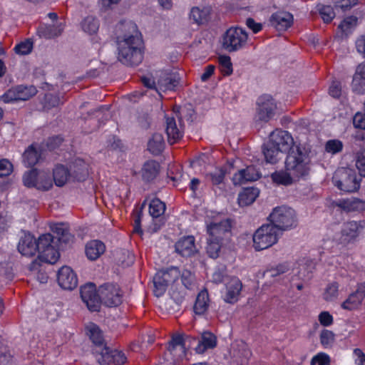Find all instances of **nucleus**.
<instances>
[{
  "label": "nucleus",
  "mask_w": 365,
  "mask_h": 365,
  "mask_svg": "<svg viewBox=\"0 0 365 365\" xmlns=\"http://www.w3.org/2000/svg\"><path fill=\"white\" fill-rule=\"evenodd\" d=\"M310 160L307 151L302 148H296L287 154L285 170L275 171L271 175L272 181L284 186L292 184L294 178L306 175L309 170Z\"/></svg>",
  "instance_id": "nucleus-1"
},
{
  "label": "nucleus",
  "mask_w": 365,
  "mask_h": 365,
  "mask_svg": "<svg viewBox=\"0 0 365 365\" xmlns=\"http://www.w3.org/2000/svg\"><path fill=\"white\" fill-rule=\"evenodd\" d=\"M197 343L195 350L197 354H203L208 349H214L217 346V338L211 332L205 331L199 339L185 336L180 334L174 335L168 347V353L173 356V362L176 363L183 359L186 354V347H190Z\"/></svg>",
  "instance_id": "nucleus-2"
},
{
  "label": "nucleus",
  "mask_w": 365,
  "mask_h": 365,
  "mask_svg": "<svg viewBox=\"0 0 365 365\" xmlns=\"http://www.w3.org/2000/svg\"><path fill=\"white\" fill-rule=\"evenodd\" d=\"M127 26L135 34L118 38V58L123 64L136 66L143 60L142 40L135 24L130 23Z\"/></svg>",
  "instance_id": "nucleus-3"
},
{
  "label": "nucleus",
  "mask_w": 365,
  "mask_h": 365,
  "mask_svg": "<svg viewBox=\"0 0 365 365\" xmlns=\"http://www.w3.org/2000/svg\"><path fill=\"white\" fill-rule=\"evenodd\" d=\"M179 81L178 73L169 69L157 73L155 79L149 76L142 78V82L145 86L155 89L159 94L161 92L175 91L179 84Z\"/></svg>",
  "instance_id": "nucleus-4"
},
{
  "label": "nucleus",
  "mask_w": 365,
  "mask_h": 365,
  "mask_svg": "<svg viewBox=\"0 0 365 365\" xmlns=\"http://www.w3.org/2000/svg\"><path fill=\"white\" fill-rule=\"evenodd\" d=\"M332 180L340 190L355 192L360 187L361 177L352 168H341L335 172Z\"/></svg>",
  "instance_id": "nucleus-5"
},
{
  "label": "nucleus",
  "mask_w": 365,
  "mask_h": 365,
  "mask_svg": "<svg viewBox=\"0 0 365 365\" xmlns=\"http://www.w3.org/2000/svg\"><path fill=\"white\" fill-rule=\"evenodd\" d=\"M281 232L276 226L270 224L262 225L253 235V245L256 250L267 249L278 241Z\"/></svg>",
  "instance_id": "nucleus-6"
},
{
  "label": "nucleus",
  "mask_w": 365,
  "mask_h": 365,
  "mask_svg": "<svg viewBox=\"0 0 365 365\" xmlns=\"http://www.w3.org/2000/svg\"><path fill=\"white\" fill-rule=\"evenodd\" d=\"M272 225L276 226L279 232L296 226L295 212L291 207L280 206L275 207L269 215Z\"/></svg>",
  "instance_id": "nucleus-7"
},
{
  "label": "nucleus",
  "mask_w": 365,
  "mask_h": 365,
  "mask_svg": "<svg viewBox=\"0 0 365 365\" xmlns=\"http://www.w3.org/2000/svg\"><path fill=\"white\" fill-rule=\"evenodd\" d=\"M247 38V33L244 29L231 27L223 35L222 46L229 52L237 51L245 46Z\"/></svg>",
  "instance_id": "nucleus-8"
},
{
  "label": "nucleus",
  "mask_w": 365,
  "mask_h": 365,
  "mask_svg": "<svg viewBox=\"0 0 365 365\" xmlns=\"http://www.w3.org/2000/svg\"><path fill=\"white\" fill-rule=\"evenodd\" d=\"M23 181L25 186L43 191L50 190L53 183L48 172L36 169L26 173L23 177Z\"/></svg>",
  "instance_id": "nucleus-9"
},
{
  "label": "nucleus",
  "mask_w": 365,
  "mask_h": 365,
  "mask_svg": "<svg viewBox=\"0 0 365 365\" xmlns=\"http://www.w3.org/2000/svg\"><path fill=\"white\" fill-rule=\"evenodd\" d=\"M92 354L100 365H122L125 362V354L116 349H111L107 345L92 349Z\"/></svg>",
  "instance_id": "nucleus-10"
},
{
  "label": "nucleus",
  "mask_w": 365,
  "mask_h": 365,
  "mask_svg": "<svg viewBox=\"0 0 365 365\" xmlns=\"http://www.w3.org/2000/svg\"><path fill=\"white\" fill-rule=\"evenodd\" d=\"M98 292L101 302L107 307H117L122 302L123 292L118 284H104L99 287Z\"/></svg>",
  "instance_id": "nucleus-11"
},
{
  "label": "nucleus",
  "mask_w": 365,
  "mask_h": 365,
  "mask_svg": "<svg viewBox=\"0 0 365 365\" xmlns=\"http://www.w3.org/2000/svg\"><path fill=\"white\" fill-rule=\"evenodd\" d=\"M231 230V223L228 219L215 218L207 222V233L209 239L222 242Z\"/></svg>",
  "instance_id": "nucleus-12"
},
{
  "label": "nucleus",
  "mask_w": 365,
  "mask_h": 365,
  "mask_svg": "<svg viewBox=\"0 0 365 365\" xmlns=\"http://www.w3.org/2000/svg\"><path fill=\"white\" fill-rule=\"evenodd\" d=\"M268 142L270 143V145L279 148V150L284 153L288 152V154L293 149L301 148L294 145V139L289 132L280 129H277L271 133Z\"/></svg>",
  "instance_id": "nucleus-13"
},
{
  "label": "nucleus",
  "mask_w": 365,
  "mask_h": 365,
  "mask_svg": "<svg viewBox=\"0 0 365 365\" xmlns=\"http://www.w3.org/2000/svg\"><path fill=\"white\" fill-rule=\"evenodd\" d=\"M257 120L268 122L274 117L277 105L270 96L264 95L259 97L257 101Z\"/></svg>",
  "instance_id": "nucleus-14"
},
{
  "label": "nucleus",
  "mask_w": 365,
  "mask_h": 365,
  "mask_svg": "<svg viewBox=\"0 0 365 365\" xmlns=\"http://www.w3.org/2000/svg\"><path fill=\"white\" fill-rule=\"evenodd\" d=\"M80 293L83 302L90 311L96 312L99 309L101 300L94 284L88 283L82 286Z\"/></svg>",
  "instance_id": "nucleus-15"
},
{
  "label": "nucleus",
  "mask_w": 365,
  "mask_h": 365,
  "mask_svg": "<svg viewBox=\"0 0 365 365\" xmlns=\"http://www.w3.org/2000/svg\"><path fill=\"white\" fill-rule=\"evenodd\" d=\"M57 281L59 286L64 289L72 290L78 285L76 274L68 266H63L58 270Z\"/></svg>",
  "instance_id": "nucleus-16"
},
{
  "label": "nucleus",
  "mask_w": 365,
  "mask_h": 365,
  "mask_svg": "<svg viewBox=\"0 0 365 365\" xmlns=\"http://www.w3.org/2000/svg\"><path fill=\"white\" fill-rule=\"evenodd\" d=\"M365 299V283L358 284L355 292L351 293L344 301L341 307L343 309L352 311L359 309Z\"/></svg>",
  "instance_id": "nucleus-17"
},
{
  "label": "nucleus",
  "mask_w": 365,
  "mask_h": 365,
  "mask_svg": "<svg viewBox=\"0 0 365 365\" xmlns=\"http://www.w3.org/2000/svg\"><path fill=\"white\" fill-rule=\"evenodd\" d=\"M242 289V284L237 277H232L225 284V291L222 294L224 301L227 303L234 304L240 298Z\"/></svg>",
  "instance_id": "nucleus-18"
},
{
  "label": "nucleus",
  "mask_w": 365,
  "mask_h": 365,
  "mask_svg": "<svg viewBox=\"0 0 365 365\" xmlns=\"http://www.w3.org/2000/svg\"><path fill=\"white\" fill-rule=\"evenodd\" d=\"M363 227L364 223L362 222H347L343 225L341 236L339 238L334 237V240L340 243L349 242L359 235Z\"/></svg>",
  "instance_id": "nucleus-19"
},
{
  "label": "nucleus",
  "mask_w": 365,
  "mask_h": 365,
  "mask_svg": "<svg viewBox=\"0 0 365 365\" xmlns=\"http://www.w3.org/2000/svg\"><path fill=\"white\" fill-rule=\"evenodd\" d=\"M259 178V172L255 167L250 165L236 173L232 177V182L236 185H240L247 182L255 181Z\"/></svg>",
  "instance_id": "nucleus-20"
},
{
  "label": "nucleus",
  "mask_w": 365,
  "mask_h": 365,
  "mask_svg": "<svg viewBox=\"0 0 365 365\" xmlns=\"http://www.w3.org/2000/svg\"><path fill=\"white\" fill-rule=\"evenodd\" d=\"M19 252L25 256L31 257L38 252V245L36 238L30 233H26L19 240Z\"/></svg>",
  "instance_id": "nucleus-21"
},
{
  "label": "nucleus",
  "mask_w": 365,
  "mask_h": 365,
  "mask_svg": "<svg viewBox=\"0 0 365 365\" xmlns=\"http://www.w3.org/2000/svg\"><path fill=\"white\" fill-rule=\"evenodd\" d=\"M193 236H186L175 244V250L182 257H190L197 252Z\"/></svg>",
  "instance_id": "nucleus-22"
},
{
  "label": "nucleus",
  "mask_w": 365,
  "mask_h": 365,
  "mask_svg": "<svg viewBox=\"0 0 365 365\" xmlns=\"http://www.w3.org/2000/svg\"><path fill=\"white\" fill-rule=\"evenodd\" d=\"M293 23V16L286 11H278L270 17V24L279 31H284Z\"/></svg>",
  "instance_id": "nucleus-23"
},
{
  "label": "nucleus",
  "mask_w": 365,
  "mask_h": 365,
  "mask_svg": "<svg viewBox=\"0 0 365 365\" xmlns=\"http://www.w3.org/2000/svg\"><path fill=\"white\" fill-rule=\"evenodd\" d=\"M166 133L168 140L170 144L176 143L183 135V130L180 123L177 124L174 118H167L166 119Z\"/></svg>",
  "instance_id": "nucleus-24"
},
{
  "label": "nucleus",
  "mask_w": 365,
  "mask_h": 365,
  "mask_svg": "<svg viewBox=\"0 0 365 365\" xmlns=\"http://www.w3.org/2000/svg\"><path fill=\"white\" fill-rule=\"evenodd\" d=\"M336 205L347 212L365 210V200L354 197L340 199Z\"/></svg>",
  "instance_id": "nucleus-25"
},
{
  "label": "nucleus",
  "mask_w": 365,
  "mask_h": 365,
  "mask_svg": "<svg viewBox=\"0 0 365 365\" xmlns=\"http://www.w3.org/2000/svg\"><path fill=\"white\" fill-rule=\"evenodd\" d=\"M72 181H83L88 175V168L86 162L81 159L75 160L70 165Z\"/></svg>",
  "instance_id": "nucleus-26"
},
{
  "label": "nucleus",
  "mask_w": 365,
  "mask_h": 365,
  "mask_svg": "<svg viewBox=\"0 0 365 365\" xmlns=\"http://www.w3.org/2000/svg\"><path fill=\"white\" fill-rule=\"evenodd\" d=\"M53 182L57 187H62L69 181H72L70 167L57 165L53 170Z\"/></svg>",
  "instance_id": "nucleus-27"
},
{
  "label": "nucleus",
  "mask_w": 365,
  "mask_h": 365,
  "mask_svg": "<svg viewBox=\"0 0 365 365\" xmlns=\"http://www.w3.org/2000/svg\"><path fill=\"white\" fill-rule=\"evenodd\" d=\"M351 86L355 93L365 94V63H361L356 67Z\"/></svg>",
  "instance_id": "nucleus-28"
},
{
  "label": "nucleus",
  "mask_w": 365,
  "mask_h": 365,
  "mask_svg": "<svg viewBox=\"0 0 365 365\" xmlns=\"http://www.w3.org/2000/svg\"><path fill=\"white\" fill-rule=\"evenodd\" d=\"M106 251L104 243L100 240H94L88 242L86 245V255L90 260H96Z\"/></svg>",
  "instance_id": "nucleus-29"
},
{
  "label": "nucleus",
  "mask_w": 365,
  "mask_h": 365,
  "mask_svg": "<svg viewBox=\"0 0 365 365\" xmlns=\"http://www.w3.org/2000/svg\"><path fill=\"white\" fill-rule=\"evenodd\" d=\"M51 230L56 235L59 242L69 243L73 241V236L69 232L68 226L65 223H53L50 225Z\"/></svg>",
  "instance_id": "nucleus-30"
},
{
  "label": "nucleus",
  "mask_w": 365,
  "mask_h": 365,
  "mask_svg": "<svg viewBox=\"0 0 365 365\" xmlns=\"http://www.w3.org/2000/svg\"><path fill=\"white\" fill-rule=\"evenodd\" d=\"M41 156V148L37 145H31L24 153L23 160L26 166L31 167L39 161Z\"/></svg>",
  "instance_id": "nucleus-31"
},
{
  "label": "nucleus",
  "mask_w": 365,
  "mask_h": 365,
  "mask_svg": "<svg viewBox=\"0 0 365 365\" xmlns=\"http://www.w3.org/2000/svg\"><path fill=\"white\" fill-rule=\"evenodd\" d=\"M210 305V298L208 292L206 289L201 290L197 297L193 307L195 314H204L208 309Z\"/></svg>",
  "instance_id": "nucleus-32"
},
{
  "label": "nucleus",
  "mask_w": 365,
  "mask_h": 365,
  "mask_svg": "<svg viewBox=\"0 0 365 365\" xmlns=\"http://www.w3.org/2000/svg\"><path fill=\"white\" fill-rule=\"evenodd\" d=\"M86 331L89 338L94 344L93 349H97V347L103 348L104 346H106L104 344L103 334L97 325L90 323L86 326Z\"/></svg>",
  "instance_id": "nucleus-33"
},
{
  "label": "nucleus",
  "mask_w": 365,
  "mask_h": 365,
  "mask_svg": "<svg viewBox=\"0 0 365 365\" xmlns=\"http://www.w3.org/2000/svg\"><path fill=\"white\" fill-rule=\"evenodd\" d=\"M63 29L64 26L62 23H55L40 26L38 33L40 36L46 38H52L60 35Z\"/></svg>",
  "instance_id": "nucleus-34"
},
{
  "label": "nucleus",
  "mask_w": 365,
  "mask_h": 365,
  "mask_svg": "<svg viewBox=\"0 0 365 365\" xmlns=\"http://www.w3.org/2000/svg\"><path fill=\"white\" fill-rule=\"evenodd\" d=\"M259 190L256 187L244 189L238 196V203L240 206H247L252 204L259 196Z\"/></svg>",
  "instance_id": "nucleus-35"
},
{
  "label": "nucleus",
  "mask_w": 365,
  "mask_h": 365,
  "mask_svg": "<svg viewBox=\"0 0 365 365\" xmlns=\"http://www.w3.org/2000/svg\"><path fill=\"white\" fill-rule=\"evenodd\" d=\"M263 153L267 163L274 164L282 158L284 152L267 142L264 145Z\"/></svg>",
  "instance_id": "nucleus-36"
},
{
  "label": "nucleus",
  "mask_w": 365,
  "mask_h": 365,
  "mask_svg": "<svg viewBox=\"0 0 365 365\" xmlns=\"http://www.w3.org/2000/svg\"><path fill=\"white\" fill-rule=\"evenodd\" d=\"M159 171V164L155 160L147 161L143 166L142 178L147 182L154 180Z\"/></svg>",
  "instance_id": "nucleus-37"
},
{
  "label": "nucleus",
  "mask_w": 365,
  "mask_h": 365,
  "mask_svg": "<svg viewBox=\"0 0 365 365\" xmlns=\"http://www.w3.org/2000/svg\"><path fill=\"white\" fill-rule=\"evenodd\" d=\"M210 14V9L208 7H193L190 11V18L196 24H201L208 20Z\"/></svg>",
  "instance_id": "nucleus-38"
},
{
  "label": "nucleus",
  "mask_w": 365,
  "mask_h": 365,
  "mask_svg": "<svg viewBox=\"0 0 365 365\" xmlns=\"http://www.w3.org/2000/svg\"><path fill=\"white\" fill-rule=\"evenodd\" d=\"M164 146V139L160 133H154L148 143V150L153 155L160 154L163 150Z\"/></svg>",
  "instance_id": "nucleus-39"
},
{
  "label": "nucleus",
  "mask_w": 365,
  "mask_h": 365,
  "mask_svg": "<svg viewBox=\"0 0 365 365\" xmlns=\"http://www.w3.org/2000/svg\"><path fill=\"white\" fill-rule=\"evenodd\" d=\"M226 170L222 168H215L212 171L206 174L207 180L213 185H220L223 183Z\"/></svg>",
  "instance_id": "nucleus-40"
},
{
  "label": "nucleus",
  "mask_w": 365,
  "mask_h": 365,
  "mask_svg": "<svg viewBox=\"0 0 365 365\" xmlns=\"http://www.w3.org/2000/svg\"><path fill=\"white\" fill-rule=\"evenodd\" d=\"M59 257V252L54 245L49 247L48 249L43 250L39 255V257L42 261L49 264L56 263Z\"/></svg>",
  "instance_id": "nucleus-41"
},
{
  "label": "nucleus",
  "mask_w": 365,
  "mask_h": 365,
  "mask_svg": "<svg viewBox=\"0 0 365 365\" xmlns=\"http://www.w3.org/2000/svg\"><path fill=\"white\" fill-rule=\"evenodd\" d=\"M160 272H157L153 277L154 294L156 297L162 296L170 285L165 279L160 277Z\"/></svg>",
  "instance_id": "nucleus-42"
},
{
  "label": "nucleus",
  "mask_w": 365,
  "mask_h": 365,
  "mask_svg": "<svg viewBox=\"0 0 365 365\" xmlns=\"http://www.w3.org/2000/svg\"><path fill=\"white\" fill-rule=\"evenodd\" d=\"M81 28L85 33L93 34L98 30L99 22L95 17L88 16L82 21Z\"/></svg>",
  "instance_id": "nucleus-43"
},
{
  "label": "nucleus",
  "mask_w": 365,
  "mask_h": 365,
  "mask_svg": "<svg viewBox=\"0 0 365 365\" xmlns=\"http://www.w3.org/2000/svg\"><path fill=\"white\" fill-rule=\"evenodd\" d=\"M316 11L319 12L323 21L326 24L331 22L335 17L334 9L329 5L318 4L316 6Z\"/></svg>",
  "instance_id": "nucleus-44"
},
{
  "label": "nucleus",
  "mask_w": 365,
  "mask_h": 365,
  "mask_svg": "<svg viewBox=\"0 0 365 365\" xmlns=\"http://www.w3.org/2000/svg\"><path fill=\"white\" fill-rule=\"evenodd\" d=\"M165 211V205L163 202L158 198L152 200L149 205V213L154 217L157 218L161 216Z\"/></svg>",
  "instance_id": "nucleus-45"
},
{
  "label": "nucleus",
  "mask_w": 365,
  "mask_h": 365,
  "mask_svg": "<svg viewBox=\"0 0 365 365\" xmlns=\"http://www.w3.org/2000/svg\"><path fill=\"white\" fill-rule=\"evenodd\" d=\"M18 101H26L36 93L34 86H19L16 87Z\"/></svg>",
  "instance_id": "nucleus-46"
},
{
  "label": "nucleus",
  "mask_w": 365,
  "mask_h": 365,
  "mask_svg": "<svg viewBox=\"0 0 365 365\" xmlns=\"http://www.w3.org/2000/svg\"><path fill=\"white\" fill-rule=\"evenodd\" d=\"M160 277L165 279V281L168 282L169 284H172L176 282V280L180 277V272L178 268L175 267H171L165 270H160Z\"/></svg>",
  "instance_id": "nucleus-47"
},
{
  "label": "nucleus",
  "mask_w": 365,
  "mask_h": 365,
  "mask_svg": "<svg viewBox=\"0 0 365 365\" xmlns=\"http://www.w3.org/2000/svg\"><path fill=\"white\" fill-rule=\"evenodd\" d=\"M357 24V18L354 16H349L344 19L339 24V29L341 30L342 35L346 36L352 32Z\"/></svg>",
  "instance_id": "nucleus-48"
},
{
  "label": "nucleus",
  "mask_w": 365,
  "mask_h": 365,
  "mask_svg": "<svg viewBox=\"0 0 365 365\" xmlns=\"http://www.w3.org/2000/svg\"><path fill=\"white\" fill-rule=\"evenodd\" d=\"M339 295V284L333 282L329 283L323 293V299L327 302H332L335 300Z\"/></svg>",
  "instance_id": "nucleus-49"
},
{
  "label": "nucleus",
  "mask_w": 365,
  "mask_h": 365,
  "mask_svg": "<svg viewBox=\"0 0 365 365\" xmlns=\"http://www.w3.org/2000/svg\"><path fill=\"white\" fill-rule=\"evenodd\" d=\"M220 70L224 76H230L232 73V63L230 56L222 55L218 57Z\"/></svg>",
  "instance_id": "nucleus-50"
},
{
  "label": "nucleus",
  "mask_w": 365,
  "mask_h": 365,
  "mask_svg": "<svg viewBox=\"0 0 365 365\" xmlns=\"http://www.w3.org/2000/svg\"><path fill=\"white\" fill-rule=\"evenodd\" d=\"M36 242L38 245L37 251L40 255L43 250L48 249L53 245V237L49 233L43 234L38 237Z\"/></svg>",
  "instance_id": "nucleus-51"
},
{
  "label": "nucleus",
  "mask_w": 365,
  "mask_h": 365,
  "mask_svg": "<svg viewBox=\"0 0 365 365\" xmlns=\"http://www.w3.org/2000/svg\"><path fill=\"white\" fill-rule=\"evenodd\" d=\"M325 151L329 154L335 155L340 153L343 149V143L336 139L329 140L325 143Z\"/></svg>",
  "instance_id": "nucleus-52"
},
{
  "label": "nucleus",
  "mask_w": 365,
  "mask_h": 365,
  "mask_svg": "<svg viewBox=\"0 0 365 365\" xmlns=\"http://www.w3.org/2000/svg\"><path fill=\"white\" fill-rule=\"evenodd\" d=\"M33 49V41L31 39H26L14 47V51L19 55H27L31 52Z\"/></svg>",
  "instance_id": "nucleus-53"
},
{
  "label": "nucleus",
  "mask_w": 365,
  "mask_h": 365,
  "mask_svg": "<svg viewBox=\"0 0 365 365\" xmlns=\"http://www.w3.org/2000/svg\"><path fill=\"white\" fill-rule=\"evenodd\" d=\"M222 242L207 238V252L211 258H217L219 255Z\"/></svg>",
  "instance_id": "nucleus-54"
},
{
  "label": "nucleus",
  "mask_w": 365,
  "mask_h": 365,
  "mask_svg": "<svg viewBox=\"0 0 365 365\" xmlns=\"http://www.w3.org/2000/svg\"><path fill=\"white\" fill-rule=\"evenodd\" d=\"M181 282L186 289H191L195 286V276L187 269L183 270L180 275Z\"/></svg>",
  "instance_id": "nucleus-55"
},
{
  "label": "nucleus",
  "mask_w": 365,
  "mask_h": 365,
  "mask_svg": "<svg viewBox=\"0 0 365 365\" xmlns=\"http://www.w3.org/2000/svg\"><path fill=\"white\" fill-rule=\"evenodd\" d=\"M330 357L328 354L321 352L314 356L311 360V365H329Z\"/></svg>",
  "instance_id": "nucleus-56"
},
{
  "label": "nucleus",
  "mask_w": 365,
  "mask_h": 365,
  "mask_svg": "<svg viewBox=\"0 0 365 365\" xmlns=\"http://www.w3.org/2000/svg\"><path fill=\"white\" fill-rule=\"evenodd\" d=\"M318 320L323 327H330L334 322L332 315L327 311L320 312L318 316Z\"/></svg>",
  "instance_id": "nucleus-57"
},
{
  "label": "nucleus",
  "mask_w": 365,
  "mask_h": 365,
  "mask_svg": "<svg viewBox=\"0 0 365 365\" xmlns=\"http://www.w3.org/2000/svg\"><path fill=\"white\" fill-rule=\"evenodd\" d=\"M334 339V334L331 331L324 329L320 334V341L323 346L330 345Z\"/></svg>",
  "instance_id": "nucleus-58"
},
{
  "label": "nucleus",
  "mask_w": 365,
  "mask_h": 365,
  "mask_svg": "<svg viewBox=\"0 0 365 365\" xmlns=\"http://www.w3.org/2000/svg\"><path fill=\"white\" fill-rule=\"evenodd\" d=\"M13 170L12 164L6 159L0 160V177L9 175Z\"/></svg>",
  "instance_id": "nucleus-59"
},
{
  "label": "nucleus",
  "mask_w": 365,
  "mask_h": 365,
  "mask_svg": "<svg viewBox=\"0 0 365 365\" xmlns=\"http://www.w3.org/2000/svg\"><path fill=\"white\" fill-rule=\"evenodd\" d=\"M288 265L286 264H279L274 268H272L269 270H267L265 272V274L272 277H275L281 274L285 273L288 270Z\"/></svg>",
  "instance_id": "nucleus-60"
},
{
  "label": "nucleus",
  "mask_w": 365,
  "mask_h": 365,
  "mask_svg": "<svg viewBox=\"0 0 365 365\" xmlns=\"http://www.w3.org/2000/svg\"><path fill=\"white\" fill-rule=\"evenodd\" d=\"M353 124L356 128L365 130V113L357 112L353 118Z\"/></svg>",
  "instance_id": "nucleus-61"
},
{
  "label": "nucleus",
  "mask_w": 365,
  "mask_h": 365,
  "mask_svg": "<svg viewBox=\"0 0 365 365\" xmlns=\"http://www.w3.org/2000/svg\"><path fill=\"white\" fill-rule=\"evenodd\" d=\"M16 88L9 90L6 93L1 96V98L5 103L18 101Z\"/></svg>",
  "instance_id": "nucleus-62"
},
{
  "label": "nucleus",
  "mask_w": 365,
  "mask_h": 365,
  "mask_svg": "<svg viewBox=\"0 0 365 365\" xmlns=\"http://www.w3.org/2000/svg\"><path fill=\"white\" fill-rule=\"evenodd\" d=\"M356 167L359 172V175L361 177L362 175L365 176V153H361L358 155L356 161Z\"/></svg>",
  "instance_id": "nucleus-63"
},
{
  "label": "nucleus",
  "mask_w": 365,
  "mask_h": 365,
  "mask_svg": "<svg viewBox=\"0 0 365 365\" xmlns=\"http://www.w3.org/2000/svg\"><path fill=\"white\" fill-rule=\"evenodd\" d=\"M356 365H365V354L361 349L356 348L353 351Z\"/></svg>",
  "instance_id": "nucleus-64"
}]
</instances>
